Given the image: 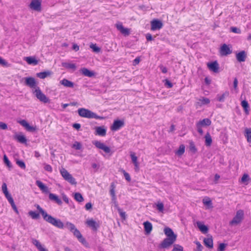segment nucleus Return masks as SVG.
Returning a JSON list of instances; mask_svg holds the SVG:
<instances>
[{"instance_id":"obj_1","label":"nucleus","mask_w":251,"mask_h":251,"mask_svg":"<svg viewBox=\"0 0 251 251\" xmlns=\"http://www.w3.org/2000/svg\"><path fill=\"white\" fill-rule=\"evenodd\" d=\"M35 206L42 215L45 221L57 228L61 229L64 228V225L60 219H56L51 215H49L39 205L36 204Z\"/></svg>"},{"instance_id":"obj_2","label":"nucleus","mask_w":251,"mask_h":251,"mask_svg":"<svg viewBox=\"0 0 251 251\" xmlns=\"http://www.w3.org/2000/svg\"><path fill=\"white\" fill-rule=\"evenodd\" d=\"M60 172L62 176L66 181L72 185H75L76 184L75 178L65 169H61Z\"/></svg>"},{"instance_id":"obj_3","label":"nucleus","mask_w":251,"mask_h":251,"mask_svg":"<svg viewBox=\"0 0 251 251\" xmlns=\"http://www.w3.org/2000/svg\"><path fill=\"white\" fill-rule=\"evenodd\" d=\"M244 218V211L242 210H239L236 212L235 216L229 222L231 226H235L240 224Z\"/></svg>"},{"instance_id":"obj_4","label":"nucleus","mask_w":251,"mask_h":251,"mask_svg":"<svg viewBox=\"0 0 251 251\" xmlns=\"http://www.w3.org/2000/svg\"><path fill=\"white\" fill-rule=\"evenodd\" d=\"M34 93L35 94L36 98L41 101L44 103H47L49 102L50 100L49 98H47L46 96L42 92L39 88L35 89Z\"/></svg>"},{"instance_id":"obj_5","label":"nucleus","mask_w":251,"mask_h":251,"mask_svg":"<svg viewBox=\"0 0 251 251\" xmlns=\"http://www.w3.org/2000/svg\"><path fill=\"white\" fill-rule=\"evenodd\" d=\"M78 115L81 117L86 118H92L93 112L89 109L84 108H79L77 110Z\"/></svg>"},{"instance_id":"obj_6","label":"nucleus","mask_w":251,"mask_h":251,"mask_svg":"<svg viewBox=\"0 0 251 251\" xmlns=\"http://www.w3.org/2000/svg\"><path fill=\"white\" fill-rule=\"evenodd\" d=\"M176 237H167L164 239V240L160 244V246L162 248H167L172 245L176 241Z\"/></svg>"},{"instance_id":"obj_7","label":"nucleus","mask_w":251,"mask_h":251,"mask_svg":"<svg viewBox=\"0 0 251 251\" xmlns=\"http://www.w3.org/2000/svg\"><path fill=\"white\" fill-rule=\"evenodd\" d=\"M29 7L32 10L40 11L41 10V0H32Z\"/></svg>"},{"instance_id":"obj_8","label":"nucleus","mask_w":251,"mask_h":251,"mask_svg":"<svg viewBox=\"0 0 251 251\" xmlns=\"http://www.w3.org/2000/svg\"><path fill=\"white\" fill-rule=\"evenodd\" d=\"M125 123L124 121L119 120H115L113 125L111 126L110 128L112 131H117L123 127Z\"/></svg>"},{"instance_id":"obj_9","label":"nucleus","mask_w":251,"mask_h":251,"mask_svg":"<svg viewBox=\"0 0 251 251\" xmlns=\"http://www.w3.org/2000/svg\"><path fill=\"white\" fill-rule=\"evenodd\" d=\"M232 50L226 44H223L220 50V53L222 56H226L231 54Z\"/></svg>"},{"instance_id":"obj_10","label":"nucleus","mask_w":251,"mask_h":251,"mask_svg":"<svg viewBox=\"0 0 251 251\" xmlns=\"http://www.w3.org/2000/svg\"><path fill=\"white\" fill-rule=\"evenodd\" d=\"M117 29L120 31V32L125 36H128L130 34V30L128 28H125L123 25L122 24L119 23L116 24Z\"/></svg>"},{"instance_id":"obj_11","label":"nucleus","mask_w":251,"mask_h":251,"mask_svg":"<svg viewBox=\"0 0 251 251\" xmlns=\"http://www.w3.org/2000/svg\"><path fill=\"white\" fill-rule=\"evenodd\" d=\"M163 26L162 23L157 19H154L151 22V29L155 30L161 29Z\"/></svg>"},{"instance_id":"obj_12","label":"nucleus","mask_w":251,"mask_h":251,"mask_svg":"<svg viewBox=\"0 0 251 251\" xmlns=\"http://www.w3.org/2000/svg\"><path fill=\"white\" fill-rule=\"evenodd\" d=\"M93 144L97 148L102 150L106 153H109L111 151V150L108 147L106 146L103 143H101L100 141H96L93 142Z\"/></svg>"},{"instance_id":"obj_13","label":"nucleus","mask_w":251,"mask_h":251,"mask_svg":"<svg viewBox=\"0 0 251 251\" xmlns=\"http://www.w3.org/2000/svg\"><path fill=\"white\" fill-rule=\"evenodd\" d=\"M18 122L21 125L25 127L28 131L34 132L36 129V127L30 126L25 120L19 121Z\"/></svg>"},{"instance_id":"obj_14","label":"nucleus","mask_w":251,"mask_h":251,"mask_svg":"<svg viewBox=\"0 0 251 251\" xmlns=\"http://www.w3.org/2000/svg\"><path fill=\"white\" fill-rule=\"evenodd\" d=\"M207 67L212 72L217 73L219 72V66L218 62L215 61L207 63Z\"/></svg>"},{"instance_id":"obj_15","label":"nucleus","mask_w":251,"mask_h":251,"mask_svg":"<svg viewBox=\"0 0 251 251\" xmlns=\"http://www.w3.org/2000/svg\"><path fill=\"white\" fill-rule=\"evenodd\" d=\"M86 223L89 227L95 231H96L100 226L99 224L92 219L87 220Z\"/></svg>"},{"instance_id":"obj_16","label":"nucleus","mask_w":251,"mask_h":251,"mask_svg":"<svg viewBox=\"0 0 251 251\" xmlns=\"http://www.w3.org/2000/svg\"><path fill=\"white\" fill-rule=\"evenodd\" d=\"M72 232L73 233L74 235L75 236L78 241L82 244L85 245L86 244L85 239L82 237V234L76 228Z\"/></svg>"},{"instance_id":"obj_17","label":"nucleus","mask_w":251,"mask_h":251,"mask_svg":"<svg viewBox=\"0 0 251 251\" xmlns=\"http://www.w3.org/2000/svg\"><path fill=\"white\" fill-rule=\"evenodd\" d=\"M25 84L30 88H34L36 86L35 79L31 77L25 78Z\"/></svg>"},{"instance_id":"obj_18","label":"nucleus","mask_w":251,"mask_h":251,"mask_svg":"<svg viewBox=\"0 0 251 251\" xmlns=\"http://www.w3.org/2000/svg\"><path fill=\"white\" fill-rule=\"evenodd\" d=\"M96 135L104 136L106 133V129L104 126H97L95 127Z\"/></svg>"},{"instance_id":"obj_19","label":"nucleus","mask_w":251,"mask_h":251,"mask_svg":"<svg viewBox=\"0 0 251 251\" xmlns=\"http://www.w3.org/2000/svg\"><path fill=\"white\" fill-rule=\"evenodd\" d=\"M13 138L20 143H26L27 141L25 137L22 133L15 134Z\"/></svg>"},{"instance_id":"obj_20","label":"nucleus","mask_w":251,"mask_h":251,"mask_svg":"<svg viewBox=\"0 0 251 251\" xmlns=\"http://www.w3.org/2000/svg\"><path fill=\"white\" fill-rule=\"evenodd\" d=\"M49 198L50 201L55 202V203H56L57 204H58L59 205H61L62 203V201L61 200V199H59V197L57 195H56L54 194L49 193Z\"/></svg>"},{"instance_id":"obj_21","label":"nucleus","mask_w":251,"mask_h":251,"mask_svg":"<svg viewBox=\"0 0 251 251\" xmlns=\"http://www.w3.org/2000/svg\"><path fill=\"white\" fill-rule=\"evenodd\" d=\"M81 74L86 76L91 77L94 76L95 75V73L93 71H90L86 68H83L80 70Z\"/></svg>"},{"instance_id":"obj_22","label":"nucleus","mask_w":251,"mask_h":251,"mask_svg":"<svg viewBox=\"0 0 251 251\" xmlns=\"http://www.w3.org/2000/svg\"><path fill=\"white\" fill-rule=\"evenodd\" d=\"M36 184L38 186L42 192L45 193H49L48 187L44 185L41 181L37 180L36 181Z\"/></svg>"},{"instance_id":"obj_23","label":"nucleus","mask_w":251,"mask_h":251,"mask_svg":"<svg viewBox=\"0 0 251 251\" xmlns=\"http://www.w3.org/2000/svg\"><path fill=\"white\" fill-rule=\"evenodd\" d=\"M196 224L197 227L200 230V231L203 233H206L208 232V227L203 224V223L201 222L198 221L196 222Z\"/></svg>"},{"instance_id":"obj_24","label":"nucleus","mask_w":251,"mask_h":251,"mask_svg":"<svg viewBox=\"0 0 251 251\" xmlns=\"http://www.w3.org/2000/svg\"><path fill=\"white\" fill-rule=\"evenodd\" d=\"M143 225L146 234H150L152 229V224L150 222L146 221L143 223Z\"/></svg>"},{"instance_id":"obj_25","label":"nucleus","mask_w":251,"mask_h":251,"mask_svg":"<svg viewBox=\"0 0 251 251\" xmlns=\"http://www.w3.org/2000/svg\"><path fill=\"white\" fill-rule=\"evenodd\" d=\"M60 83L64 86L68 88H73L74 87V82L64 78L60 81Z\"/></svg>"},{"instance_id":"obj_26","label":"nucleus","mask_w":251,"mask_h":251,"mask_svg":"<svg viewBox=\"0 0 251 251\" xmlns=\"http://www.w3.org/2000/svg\"><path fill=\"white\" fill-rule=\"evenodd\" d=\"M237 60L240 62H244L246 60V54L245 51H241L236 54V55Z\"/></svg>"},{"instance_id":"obj_27","label":"nucleus","mask_w":251,"mask_h":251,"mask_svg":"<svg viewBox=\"0 0 251 251\" xmlns=\"http://www.w3.org/2000/svg\"><path fill=\"white\" fill-rule=\"evenodd\" d=\"M165 235L169 238L176 237V235L175 234L173 230L169 227H165L164 229Z\"/></svg>"},{"instance_id":"obj_28","label":"nucleus","mask_w":251,"mask_h":251,"mask_svg":"<svg viewBox=\"0 0 251 251\" xmlns=\"http://www.w3.org/2000/svg\"><path fill=\"white\" fill-rule=\"evenodd\" d=\"M204 244L206 247L209 249L213 248V242L212 237L210 238H204L203 240Z\"/></svg>"},{"instance_id":"obj_29","label":"nucleus","mask_w":251,"mask_h":251,"mask_svg":"<svg viewBox=\"0 0 251 251\" xmlns=\"http://www.w3.org/2000/svg\"><path fill=\"white\" fill-rule=\"evenodd\" d=\"M52 74V72L50 71L40 72L37 74V76L41 78V79H44L46 77L50 76Z\"/></svg>"},{"instance_id":"obj_30","label":"nucleus","mask_w":251,"mask_h":251,"mask_svg":"<svg viewBox=\"0 0 251 251\" xmlns=\"http://www.w3.org/2000/svg\"><path fill=\"white\" fill-rule=\"evenodd\" d=\"M211 124V121L208 118H205V119H203L201 121H199L198 123H197V124L201 126H208L210 125Z\"/></svg>"},{"instance_id":"obj_31","label":"nucleus","mask_w":251,"mask_h":251,"mask_svg":"<svg viewBox=\"0 0 251 251\" xmlns=\"http://www.w3.org/2000/svg\"><path fill=\"white\" fill-rule=\"evenodd\" d=\"M25 60L28 64L37 65L38 64V61L33 57H26L25 58Z\"/></svg>"},{"instance_id":"obj_32","label":"nucleus","mask_w":251,"mask_h":251,"mask_svg":"<svg viewBox=\"0 0 251 251\" xmlns=\"http://www.w3.org/2000/svg\"><path fill=\"white\" fill-rule=\"evenodd\" d=\"M241 104L242 106L243 107L246 114L247 115L249 114V105L248 101H246V100H244L242 101Z\"/></svg>"},{"instance_id":"obj_33","label":"nucleus","mask_w":251,"mask_h":251,"mask_svg":"<svg viewBox=\"0 0 251 251\" xmlns=\"http://www.w3.org/2000/svg\"><path fill=\"white\" fill-rule=\"evenodd\" d=\"M62 65L63 67L66 69H72L75 70L76 68L75 64L73 63L64 62L62 63Z\"/></svg>"},{"instance_id":"obj_34","label":"nucleus","mask_w":251,"mask_h":251,"mask_svg":"<svg viewBox=\"0 0 251 251\" xmlns=\"http://www.w3.org/2000/svg\"><path fill=\"white\" fill-rule=\"evenodd\" d=\"M205 145L207 146H210L212 144V138L209 134V133L207 132L205 136Z\"/></svg>"},{"instance_id":"obj_35","label":"nucleus","mask_w":251,"mask_h":251,"mask_svg":"<svg viewBox=\"0 0 251 251\" xmlns=\"http://www.w3.org/2000/svg\"><path fill=\"white\" fill-rule=\"evenodd\" d=\"M245 131V136L247 138V141L249 143H251V129L246 128Z\"/></svg>"},{"instance_id":"obj_36","label":"nucleus","mask_w":251,"mask_h":251,"mask_svg":"<svg viewBox=\"0 0 251 251\" xmlns=\"http://www.w3.org/2000/svg\"><path fill=\"white\" fill-rule=\"evenodd\" d=\"M65 226L72 232L76 228L75 226L69 222L65 223Z\"/></svg>"},{"instance_id":"obj_37","label":"nucleus","mask_w":251,"mask_h":251,"mask_svg":"<svg viewBox=\"0 0 251 251\" xmlns=\"http://www.w3.org/2000/svg\"><path fill=\"white\" fill-rule=\"evenodd\" d=\"M28 215L33 219H38L40 218L39 214L33 211H29Z\"/></svg>"},{"instance_id":"obj_38","label":"nucleus","mask_w":251,"mask_h":251,"mask_svg":"<svg viewBox=\"0 0 251 251\" xmlns=\"http://www.w3.org/2000/svg\"><path fill=\"white\" fill-rule=\"evenodd\" d=\"M202 202L205 205H207L210 207H212V201L209 198L206 197V198H204L202 200Z\"/></svg>"},{"instance_id":"obj_39","label":"nucleus","mask_w":251,"mask_h":251,"mask_svg":"<svg viewBox=\"0 0 251 251\" xmlns=\"http://www.w3.org/2000/svg\"><path fill=\"white\" fill-rule=\"evenodd\" d=\"M74 197L75 199L78 202H82L84 200L82 196L79 193H75Z\"/></svg>"},{"instance_id":"obj_40","label":"nucleus","mask_w":251,"mask_h":251,"mask_svg":"<svg viewBox=\"0 0 251 251\" xmlns=\"http://www.w3.org/2000/svg\"><path fill=\"white\" fill-rule=\"evenodd\" d=\"M199 100V103H201V104H207L210 102L209 99L207 98L203 97L201 99H200Z\"/></svg>"},{"instance_id":"obj_41","label":"nucleus","mask_w":251,"mask_h":251,"mask_svg":"<svg viewBox=\"0 0 251 251\" xmlns=\"http://www.w3.org/2000/svg\"><path fill=\"white\" fill-rule=\"evenodd\" d=\"M172 251H183V248L178 244H175Z\"/></svg>"},{"instance_id":"obj_42","label":"nucleus","mask_w":251,"mask_h":251,"mask_svg":"<svg viewBox=\"0 0 251 251\" xmlns=\"http://www.w3.org/2000/svg\"><path fill=\"white\" fill-rule=\"evenodd\" d=\"M185 151V147L183 145H181L179 146V149L177 151L176 153L178 155H181Z\"/></svg>"},{"instance_id":"obj_43","label":"nucleus","mask_w":251,"mask_h":251,"mask_svg":"<svg viewBox=\"0 0 251 251\" xmlns=\"http://www.w3.org/2000/svg\"><path fill=\"white\" fill-rule=\"evenodd\" d=\"M90 48L92 49L93 51L96 52H99L100 50V49L97 47L96 44H92L90 46Z\"/></svg>"},{"instance_id":"obj_44","label":"nucleus","mask_w":251,"mask_h":251,"mask_svg":"<svg viewBox=\"0 0 251 251\" xmlns=\"http://www.w3.org/2000/svg\"><path fill=\"white\" fill-rule=\"evenodd\" d=\"M189 148L191 151H192L193 152H196L197 151V149L195 147V145L193 141L190 142Z\"/></svg>"},{"instance_id":"obj_45","label":"nucleus","mask_w":251,"mask_h":251,"mask_svg":"<svg viewBox=\"0 0 251 251\" xmlns=\"http://www.w3.org/2000/svg\"><path fill=\"white\" fill-rule=\"evenodd\" d=\"M32 243L36 247L38 250L41 248V247H42L41 243L36 239H32Z\"/></svg>"},{"instance_id":"obj_46","label":"nucleus","mask_w":251,"mask_h":251,"mask_svg":"<svg viewBox=\"0 0 251 251\" xmlns=\"http://www.w3.org/2000/svg\"><path fill=\"white\" fill-rule=\"evenodd\" d=\"M3 161L4 163L9 167H12V165L10 161L8 160V158L6 156V155H4L3 156Z\"/></svg>"},{"instance_id":"obj_47","label":"nucleus","mask_w":251,"mask_h":251,"mask_svg":"<svg viewBox=\"0 0 251 251\" xmlns=\"http://www.w3.org/2000/svg\"><path fill=\"white\" fill-rule=\"evenodd\" d=\"M111 201H112V204L114 205V206H115V207L117 209H118V208H120L119 207V205H118V203L117 201V198H116V197H112L111 198Z\"/></svg>"},{"instance_id":"obj_48","label":"nucleus","mask_w":251,"mask_h":251,"mask_svg":"<svg viewBox=\"0 0 251 251\" xmlns=\"http://www.w3.org/2000/svg\"><path fill=\"white\" fill-rule=\"evenodd\" d=\"M156 207L159 212H163L164 210V204L162 202H158L156 204Z\"/></svg>"},{"instance_id":"obj_49","label":"nucleus","mask_w":251,"mask_h":251,"mask_svg":"<svg viewBox=\"0 0 251 251\" xmlns=\"http://www.w3.org/2000/svg\"><path fill=\"white\" fill-rule=\"evenodd\" d=\"M228 92H226V93H224L223 95H222L220 96H219L218 97V101H224L225 97L228 96Z\"/></svg>"},{"instance_id":"obj_50","label":"nucleus","mask_w":251,"mask_h":251,"mask_svg":"<svg viewBox=\"0 0 251 251\" xmlns=\"http://www.w3.org/2000/svg\"><path fill=\"white\" fill-rule=\"evenodd\" d=\"M16 163L22 169H25V165L24 161L18 160H17Z\"/></svg>"},{"instance_id":"obj_51","label":"nucleus","mask_w":251,"mask_h":251,"mask_svg":"<svg viewBox=\"0 0 251 251\" xmlns=\"http://www.w3.org/2000/svg\"><path fill=\"white\" fill-rule=\"evenodd\" d=\"M73 148H75V150H79L81 148V145L78 142H75L73 145Z\"/></svg>"},{"instance_id":"obj_52","label":"nucleus","mask_w":251,"mask_h":251,"mask_svg":"<svg viewBox=\"0 0 251 251\" xmlns=\"http://www.w3.org/2000/svg\"><path fill=\"white\" fill-rule=\"evenodd\" d=\"M130 157H131L132 161L133 164L136 163L138 162V161H137V157L136 156V155H135L134 153H133V152L131 153Z\"/></svg>"},{"instance_id":"obj_53","label":"nucleus","mask_w":251,"mask_h":251,"mask_svg":"<svg viewBox=\"0 0 251 251\" xmlns=\"http://www.w3.org/2000/svg\"><path fill=\"white\" fill-rule=\"evenodd\" d=\"M117 210L118 211L121 217L124 220L126 219V212L122 211L121 208H118V209H117Z\"/></svg>"},{"instance_id":"obj_54","label":"nucleus","mask_w":251,"mask_h":251,"mask_svg":"<svg viewBox=\"0 0 251 251\" xmlns=\"http://www.w3.org/2000/svg\"><path fill=\"white\" fill-rule=\"evenodd\" d=\"M226 247V244L224 243H221L219 246L218 251H225Z\"/></svg>"},{"instance_id":"obj_55","label":"nucleus","mask_w":251,"mask_h":251,"mask_svg":"<svg viewBox=\"0 0 251 251\" xmlns=\"http://www.w3.org/2000/svg\"><path fill=\"white\" fill-rule=\"evenodd\" d=\"M249 178V176L248 174H245L243 175L241 178V182L243 183H245L246 182Z\"/></svg>"},{"instance_id":"obj_56","label":"nucleus","mask_w":251,"mask_h":251,"mask_svg":"<svg viewBox=\"0 0 251 251\" xmlns=\"http://www.w3.org/2000/svg\"><path fill=\"white\" fill-rule=\"evenodd\" d=\"M230 31L235 33H241V30L239 28L233 26L230 27Z\"/></svg>"},{"instance_id":"obj_57","label":"nucleus","mask_w":251,"mask_h":251,"mask_svg":"<svg viewBox=\"0 0 251 251\" xmlns=\"http://www.w3.org/2000/svg\"><path fill=\"white\" fill-rule=\"evenodd\" d=\"M123 172L124 174V176L125 177V179L127 181H130L131 180V178L129 175L127 173H126L125 170H123Z\"/></svg>"},{"instance_id":"obj_58","label":"nucleus","mask_w":251,"mask_h":251,"mask_svg":"<svg viewBox=\"0 0 251 251\" xmlns=\"http://www.w3.org/2000/svg\"><path fill=\"white\" fill-rule=\"evenodd\" d=\"M1 189H2V191L4 195L5 194L8 193L7 188V185L5 183H3L2 184V186H1Z\"/></svg>"},{"instance_id":"obj_59","label":"nucleus","mask_w":251,"mask_h":251,"mask_svg":"<svg viewBox=\"0 0 251 251\" xmlns=\"http://www.w3.org/2000/svg\"><path fill=\"white\" fill-rule=\"evenodd\" d=\"M44 169L48 172H51L52 171V169L51 166L50 165L45 164H44Z\"/></svg>"},{"instance_id":"obj_60","label":"nucleus","mask_w":251,"mask_h":251,"mask_svg":"<svg viewBox=\"0 0 251 251\" xmlns=\"http://www.w3.org/2000/svg\"><path fill=\"white\" fill-rule=\"evenodd\" d=\"M165 85L168 88H171L173 87V84L168 79L165 80Z\"/></svg>"},{"instance_id":"obj_61","label":"nucleus","mask_w":251,"mask_h":251,"mask_svg":"<svg viewBox=\"0 0 251 251\" xmlns=\"http://www.w3.org/2000/svg\"><path fill=\"white\" fill-rule=\"evenodd\" d=\"M196 244L197 245V250L196 251H202V249H203V247L201 244V243L197 241L196 242Z\"/></svg>"},{"instance_id":"obj_62","label":"nucleus","mask_w":251,"mask_h":251,"mask_svg":"<svg viewBox=\"0 0 251 251\" xmlns=\"http://www.w3.org/2000/svg\"><path fill=\"white\" fill-rule=\"evenodd\" d=\"M92 118H94L96 119H100V120L104 119V118L103 117L98 116L96 113H95L94 112L93 113Z\"/></svg>"},{"instance_id":"obj_63","label":"nucleus","mask_w":251,"mask_h":251,"mask_svg":"<svg viewBox=\"0 0 251 251\" xmlns=\"http://www.w3.org/2000/svg\"><path fill=\"white\" fill-rule=\"evenodd\" d=\"M4 195L6 199H7L9 202L13 200L11 195L9 193L5 194Z\"/></svg>"},{"instance_id":"obj_64","label":"nucleus","mask_w":251,"mask_h":251,"mask_svg":"<svg viewBox=\"0 0 251 251\" xmlns=\"http://www.w3.org/2000/svg\"><path fill=\"white\" fill-rule=\"evenodd\" d=\"M0 128L2 129H6L7 128V126L3 122H0Z\"/></svg>"}]
</instances>
